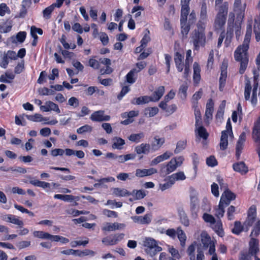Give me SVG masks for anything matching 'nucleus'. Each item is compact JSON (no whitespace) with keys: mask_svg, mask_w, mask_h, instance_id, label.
I'll use <instances>...</instances> for the list:
<instances>
[{"mask_svg":"<svg viewBox=\"0 0 260 260\" xmlns=\"http://www.w3.org/2000/svg\"><path fill=\"white\" fill-rule=\"evenodd\" d=\"M252 33V26L249 24L247 27L244 40L242 45L239 46L235 52V58L237 61L240 62L239 73L243 74L248 64V57L247 50L249 48V44L250 41Z\"/></svg>","mask_w":260,"mask_h":260,"instance_id":"1","label":"nucleus"},{"mask_svg":"<svg viewBox=\"0 0 260 260\" xmlns=\"http://www.w3.org/2000/svg\"><path fill=\"white\" fill-rule=\"evenodd\" d=\"M189 6L181 5L180 20L184 21L187 20V16L189 13Z\"/></svg>","mask_w":260,"mask_h":260,"instance_id":"50","label":"nucleus"},{"mask_svg":"<svg viewBox=\"0 0 260 260\" xmlns=\"http://www.w3.org/2000/svg\"><path fill=\"white\" fill-rule=\"evenodd\" d=\"M184 56L179 52H176L174 56V61L176 67L179 72H181L183 68L185 69V64L183 63Z\"/></svg>","mask_w":260,"mask_h":260,"instance_id":"19","label":"nucleus"},{"mask_svg":"<svg viewBox=\"0 0 260 260\" xmlns=\"http://www.w3.org/2000/svg\"><path fill=\"white\" fill-rule=\"evenodd\" d=\"M92 130L91 126L86 124L77 129V133L79 134H83L87 132H91Z\"/></svg>","mask_w":260,"mask_h":260,"instance_id":"64","label":"nucleus"},{"mask_svg":"<svg viewBox=\"0 0 260 260\" xmlns=\"http://www.w3.org/2000/svg\"><path fill=\"white\" fill-rule=\"evenodd\" d=\"M201 242L204 246L206 247H208L213 242L210 237L206 233H202L201 234Z\"/></svg>","mask_w":260,"mask_h":260,"instance_id":"56","label":"nucleus"},{"mask_svg":"<svg viewBox=\"0 0 260 260\" xmlns=\"http://www.w3.org/2000/svg\"><path fill=\"white\" fill-rule=\"evenodd\" d=\"M40 109L44 112L54 111L57 113H59L60 112L58 106L50 101L46 102L45 105L41 106Z\"/></svg>","mask_w":260,"mask_h":260,"instance_id":"16","label":"nucleus"},{"mask_svg":"<svg viewBox=\"0 0 260 260\" xmlns=\"http://www.w3.org/2000/svg\"><path fill=\"white\" fill-rule=\"evenodd\" d=\"M113 144L112 147L113 149L121 150L123 148V146L125 144L124 140L121 138L115 137L112 139Z\"/></svg>","mask_w":260,"mask_h":260,"instance_id":"32","label":"nucleus"},{"mask_svg":"<svg viewBox=\"0 0 260 260\" xmlns=\"http://www.w3.org/2000/svg\"><path fill=\"white\" fill-rule=\"evenodd\" d=\"M229 9V5L227 2H224L219 6H217L218 13L216 15L226 17Z\"/></svg>","mask_w":260,"mask_h":260,"instance_id":"28","label":"nucleus"},{"mask_svg":"<svg viewBox=\"0 0 260 260\" xmlns=\"http://www.w3.org/2000/svg\"><path fill=\"white\" fill-rule=\"evenodd\" d=\"M131 193V195L134 197L135 199L136 200L142 199L146 196V193H145V191L142 190L134 189Z\"/></svg>","mask_w":260,"mask_h":260,"instance_id":"49","label":"nucleus"},{"mask_svg":"<svg viewBox=\"0 0 260 260\" xmlns=\"http://www.w3.org/2000/svg\"><path fill=\"white\" fill-rule=\"evenodd\" d=\"M251 85L249 80L246 79L244 88V98L246 101L249 100L251 91Z\"/></svg>","mask_w":260,"mask_h":260,"instance_id":"43","label":"nucleus"},{"mask_svg":"<svg viewBox=\"0 0 260 260\" xmlns=\"http://www.w3.org/2000/svg\"><path fill=\"white\" fill-rule=\"evenodd\" d=\"M235 20V14L233 12H230L229 15V19L228 20V28H227V37L225 41V43L226 42L228 38H231L233 35V27H235V34L237 39H239L241 35V23L242 21H238L237 19L235 26H234V22Z\"/></svg>","mask_w":260,"mask_h":260,"instance_id":"3","label":"nucleus"},{"mask_svg":"<svg viewBox=\"0 0 260 260\" xmlns=\"http://www.w3.org/2000/svg\"><path fill=\"white\" fill-rule=\"evenodd\" d=\"M165 92V88L164 86H159L158 89L155 91L152 96H150L151 102H157L162 97Z\"/></svg>","mask_w":260,"mask_h":260,"instance_id":"31","label":"nucleus"},{"mask_svg":"<svg viewBox=\"0 0 260 260\" xmlns=\"http://www.w3.org/2000/svg\"><path fill=\"white\" fill-rule=\"evenodd\" d=\"M33 235L34 237L38 238L52 240V235L43 231H35Z\"/></svg>","mask_w":260,"mask_h":260,"instance_id":"41","label":"nucleus"},{"mask_svg":"<svg viewBox=\"0 0 260 260\" xmlns=\"http://www.w3.org/2000/svg\"><path fill=\"white\" fill-rule=\"evenodd\" d=\"M165 139L164 138H159L156 136L154 137V141L151 144V149L154 151L158 150L164 144Z\"/></svg>","mask_w":260,"mask_h":260,"instance_id":"25","label":"nucleus"},{"mask_svg":"<svg viewBox=\"0 0 260 260\" xmlns=\"http://www.w3.org/2000/svg\"><path fill=\"white\" fill-rule=\"evenodd\" d=\"M213 102L212 99L209 100L206 104V109L205 112V121L209 122V121L212 118V113L214 110L213 109Z\"/></svg>","mask_w":260,"mask_h":260,"instance_id":"21","label":"nucleus"},{"mask_svg":"<svg viewBox=\"0 0 260 260\" xmlns=\"http://www.w3.org/2000/svg\"><path fill=\"white\" fill-rule=\"evenodd\" d=\"M207 6L205 1L201 3V10L200 13V20L199 21L204 22L205 24L207 19Z\"/></svg>","mask_w":260,"mask_h":260,"instance_id":"24","label":"nucleus"},{"mask_svg":"<svg viewBox=\"0 0 260 260\" xmlns=\"http://www.w3.org/2000/svg\"><path fill=\"white\" fill-rule=\"evenodd\" d=\"M9 61L7 55L5 53H0V66L6 69L8 64Z\"/></svg>","mask_w":260,"mask_h":260,"instance_id":"60","label":"nucleus"},{"mask_svg":"<svg viewBox=\"0 0 260 260\" xmlns=\"http://www.w3.org/2000/svg\"><path fill=\"white\" fill-rule=\"evenodd\" d=\"M195 244H192L188 247L187 253L189 256L190 260H196L195 259Z\"/></svg>","mask_w":260,"mask_h":260,"instance_id":"63","label":"nucleus"},{"mask_svg":"<svg viewBox=\"0 0 260 260\" xmlns=\"http://www.w3.org/2000/svg\"><path fill=\"white\" fill-rule=\"evenodd\" d=\"M228 66V62L227 60L224 59L222 61L220 67L221 74L219 78V87L220 91H222L225 84L226 79L227 77V68Z\"/></svg>","mask_w":260,"mask_h":260,"instance_id":"8","label":"nucleus"},{"mask_svg":"<svg viewBox=\"0 0 260 260\" xmlns=\"http://www.w3.org/2000/svg\"><path fill=\"white\" fill-rule=\"evenodd\" d=\"M203 94L202 89H200L198 91L195 92L192 97V103L193 107L198 106V101L200 99Z\"/></svg>","mask_w":260,"mask_h":260,"instance_id":"55","label":"nucleus"},{"mask_svg":"<svg viewBox=\"0 0 260 260\" xmlns=\"http://www.w3.org/2000/svg\"><path fill=\"white\" fill-rule=\"evenodd\" d=\"M39 94L42 95H53L55 93L54 90L51 89H48L47 87L41 88L38 89Z\"/></svg>","mask_w":260,"mask_h":260,"instance_id":"59","label":"nucleus"},{"mask_svg":"<svg viewBox=\"0 0 260 260\" xmlns=\"http://www.w3.org/2000/svg\"><path fill=\"white\" fill-rule=\"evenodd\" d=\"M226 20V17L216 15L214 22V28L215 30L216 31H224Z\"/></svg>","mask_w":260,"mask_h":260,"instance_id":"15","label":"nucleus"},{"mask_svg":"<svg viewBox=\"0 0 260 260\" xmlns=\"http://www.w3.org/2000/svg\"><path fill=\"white\" fill-rule=\"evenodd\" d=\"M175 161L176 160L175 159H171L167 165H161L160 169V174L161 175L166 176L175 171L177 168Z\"/></svg>","mask_w":260,"mask_h":260,"instance_id":"9","label":"nucleus"},{"mask_svg":"<svg viewBox=\"0 0 260 260\" xmlns=\"http://www.w3.org/2000/svg\"><path fill=\"white\" fill-rule=\"evenodd\" d=\"M132 219L136 223H138L141 224H149L152 219V215L151 214H146L144 216H132Z\"/></svg>","mask_w":260,"mask_h":260,"instance_id":"17","label":"nucleus"},{"mask_svg":"<svg viewBox=\"0 0 260 260\" xmlns=\"http://www.w3.org/2000/svg\"><path fill=\"white\" fill-rule=\"evenodd\" d=\"M243 231H244V224L242 225L240 221H235L234 227L232 230V232L236 235H239Z\"/></svg>","mask_w":260,"mask_h":260,"instance_id":"52","label":"nucleus"},{"mask_svg":"<svg viewBox=\"0 0 260 260\" xmlns=\"http://www.w3.org/2000/svg\"><path fill=\"white\" fill-rule=\"evenodd\" d=\"M258 219H256V208L254 205L251 206L248 211L247 217L244 222V229L245 232H247L249 228L255 223Z\"/></svg>","mask_w":260,"mask_h":260,"instance_id":"5","label":"nucleus"},{"mask_svg":"<svg viewBox=\"0 0 260 260\" xmlns=\"http://www.w3.org/2000/svg\"><path fill=\"white\" fill-rule=\"evenodd\" d=\"M149 102H151L150 96L145 95L134 98L131 101V103L134 105H141L148 103Z\"/></svg>","mask_w":260,"mask_h":260,"instance_id":"34","label":"nucleus"},{"mask_svg":"<svg viewBox=\"0 0 260 260\" xmlns=\"http://www.w3.org/2000/svg\"><path fill=\"white\" fill-rule=\"evenodd\" d=\"M233 168L235 171L239 172L242 174H245L248 172V168L243 161L233 164Z\"/></svg>","mask_w":260,"mask_h":260,"instance_id":"30","label":"nucleus"},{"mask_svg":"<svg viewBox=\"0 0 260 260\" xmlns=\"http://www.w3.org/2000/svg\"><path fill=\"white\" fill-rule=\"evenodd\" d=\"M3 219L10 223L18 225L20 228L23 225V222L22 220L16 218L14 215H7L3 217Z\"/></svg>","mask_w":260,"mask_h":260,"instance_id":"29","label":"nucleus"},{"mask_svg":"<svg viewBox=\"0 0 260 260\" xmlns=\"http://www.w3.org/2000/svg\"><path fill=\"white\" fill-rule=\"evenodd\" d=\"M151 149V146L149 144L142 143L135 147V151L138 154H148Z\"/></svg>","mask_w":260,"mask_h":260,"instance_id":"22","label":"nucleus"},{"mask_svg":"<svg viewBox=\"0 0 260 260\" xmlns=\"http://www.w3.org/2000/svg\"><path fill=\"white\" fill-rule=\"evenodd\" d=\"M246 136L245 132H242L237 141L236 147V156L238 159L240 158V154L243 149V146L246 141Z\"/></svg>","mask_w":260,"mask_h":260,"instance_id":"11","label":"nucleus"},{"mask_svg":"<svg viewBox=\"0 0 260 260\" xmlns=\"http://www.w3.org/2000/svg\"><path fill=\"white\" fill-rule=\"evenodd\" d=\"M15 78V75L13 73L6 72L5 74L2 75L0 77V82L10 83Z\"/></svg>","mask_w":260,"mask_h":260,"instance_id":"36","label":"nucleus"},{"mask_svg":"<svg viewBox=\"0 0 260 260\" xmlns=\"http://www.w3.org/2000/svg\"><path fill=\"white\" fill-rule=\"evenodd\" d=\"M186 145V141H179L177 143L176 148L174 150V153L177 154L181 151L185 149Z\"/></svg>","mask_w":260,"mask_h":260,"instance_id":"62","label":"nucleus"},{"mask_svg":"<svg viewBox=\"0 0 260 260\" xmlns=\"http://www.w3.org/2000/svg\"><path fill=\"white\" fill-rule=\"evenodd\" d=\"M158 111L159 110L156 107L147 108L145 109V115L148 116L149 117H151L156 115Z\"/></svg>","mask_w":260,"mask_h":260,"instance_id":"53","label":"nucleus"},{"mask_svg":"<svg viewBox=\"0 0 260 260\" xmlns=\"http://www.w3.org/2000/svg\"><path fill=\"white\" fill-rule=\"evenodd\" d=\"M191 50H189L186 52V58L185 59V69L183 73V77L188 79L190 73L189 63L192 62V59L190 58Z\"/></svg>","mask_w":260,"mask_h":260,"instance_id":"23","label":"nucleus"},{"mask_svg":"<svg viewBox=\"0 0 260 260\" xmlns=\"http://www.w3.org/2000/svg\"><path fill=\"white\" fill-rule=\"evenodd\" d=\"M54 8L55 7L52 5L45 8L43 11V17L46 19H49L51 17V14Z\"/></svg>","mask_w":260,"mask_h":260,"instance_id":"58","label":"nucleus"},{"mask_svg":"<svg viewBox=\"0 0 260 260\" xmlns=\"http://www.w3.org/2000/svg\"><path fill=\"white\" fill-rule=\"evenodd\" d=\"M125 226L124 223L118 222H106L104 224L102 229L103 231L112 232L118 230L123 229Z\"/></svg>","mask_w":260,"mask_h":260,"instance_id":"14","label":"nucleus"},{"mask_svg":"<svg viewBox=\"0 0 260 260\" xmlns=\"http://www.w3.org/2000/svg\"><path fill=\"white\" fill-rule=\"evenodd\" d=\"M138 73L139 70H137V69H133L131 70L125 76L126 82L129 84L134 83L136 81Z\"/></svg>","mask_w":260,"mask_h":260,"instance_id":"27","label":"nucleus"},{"mask_svg":"<svg viewBox=\"0 0 260 260\" xmlns=\"http://www.w3.org/2000/svg\"><path fill=\"white\" fill-rule=\"evenodd\" d=\"M195 131L197 132L198 135L203 139L206 140L208 138L209 134L207 133L206 128L202 125L198 126L197 127H196Z\"/></svg>","mask_w":260,"mask_h":260,"instance_id":"46","label":"nucleus"},{"mask_svg":"<svg viewBox=\"0 0 260 260\" xmlns=\"http://www.w3.org/2000/svg\"><path fill=\"white\" fill-rule=\"evenodd\" d=\"M253 82L251 103L252 104L254 105L257 102V96L259 97L258 90L259 88V87H258V75L255 74L253 77Z\"/></svg>","mask_w":260,"mask_h":260,"instance_id":"12","label":"nucleus"},{"mask_svg":"<svg viewBox=\"0 0 260 260\" xmlns=\"http://www.w3.org/2000/svg\"><path fill=\"white\" fill-rule=\"evenodd\" d=\"M252 138L257 144V153L260 161V116L254 122L252 133Z\"/></svg>","mask_w":260,"mask_h":260,"instance_id":"6","label":"nucleus"},{"mask_svg":"<svg viewBox=\"0 0 260 260\" xmlns=\"http://www.w3.org/2000/svg\"><path fill=\"white\" fill-rule=\"evenodd\" d=\"M169 178L171 179L172 181H173L174 183L176 181L179 180H184L185 179L186 177L184 175V173L182 172H179L176 173H174L172 175L169 176Z\"/></svg>","mask_w":260,"mask_h":260,"instance_id":"47","label":"nucleus"},{"mask_svg":"<svg viewBox=\"0 0 260 260\" xmlns=\"http://www.w3.org/2000/svg\"><path fill=\"white\" fill-rule=\"evenodd\" d=\"M228 135L225 133V131H222L219 143L220 149L224 150L227 148L228 145Z\"/></svg>","mask_w":260,"mask_h":260,"instance_id":"35","label":"nucleus"},{"mask_svg":"<svg viewBox=\"0 0 260 260\" xmlns=\"http://www.w3.org/2000/svg\"><path fill=\"white\" fill-rule=\"evenodd\" d=\"M181 24V33L183 36H186L189 30H190V25L187 22V21H182L180 20Z\"/></svg>","mask_w":260,"mask_h":260,"instance_id":"54","label":"nucleus"},{"mask_svg":"<svg viewBox=\"0 0 260 260\" xmlns=\"http://www.w3.org/2000/svg\"><path fill=\"white\" fill-rule=\"evenodd\" d=\"M143 246L145 247L146 253L151 257L162 250V248L157 245L156 241L150 237H146L143 241Z\"/></svg>","mask_w":260,"mask_h":260,"instance_id":"4","label":"nucleus"},{"mask_svg":"<svg viewBox=\"0 0 260 260\" xmlns=\"http://www.w3.org/2000/svg\"><path fill=\"white\" fill-rule=\"evenodd\" d=\"M113 194L116 197H123L130 196L131 193L125 188L116 187L113 189Z\"/></svg>","mask_w":260,"mask_h":260,"instance_id":"33","label":"nucleus"},{"mask_svg":"<svg viewBox=\"0 0 260 260\" xmlns=\"http://www.w3.org/2000/svg\"><path fill=\"white\" fill-rule=\"evenodd\" d=\"M197 26V29H194L191 34L190 42L193 44L194 49L198 50L200 47L204 46L206 43L205 23L198 21Z\"/></svg>","mask_w":260,"mask_h":260,"instance_id":"2","label":"nucleus"},{"mask_svg":"<svg viewBox=\"0 0 260 260\" xmlns=\"http://www.w3.org/2000/svg\"><path fill=\"white\" fill-rule=\"evenodd\" d=\"M226 207L224 204L219 202L218 206L215 208V216L218 218H220L222 217L224 214V207Z\"/></svg>","mask_w":260,"mask_h":260,"instance_id":"44","label":"nucleus"},{"mask_svg":"<svg viewBox=\"0 0 260 260\" xmlns=\"http://www.w3.org/2000/svg\"><path fill=\"white\" fill-rule=\"evenodd\" d=\"M249 244V251L252 255L255 256L259 251L258 240L255 238H251Z\"/></svg>","mask_w":260,"mask_h":260,"instance_id":"20","label":"nucleus"},{"mask_svg":"<svg viewBox=\"0 0 260 260\" xmlns=\"http://www.w3.org/2000/svg\"><path fill=\"white\" fill-rule=\"evenodd\" d=\"M177 234L178 238L180 242V244L182 247H184L185 245V241L186 237L184 232L182 230L180 227H178L177 229Z\"/></svg>","mask_w":260,"mask_h":260,"instance_id":"45","label":"nucleus"},{"mask_svg":"<svg viewBox=\"0 0 260 260\" xmlns=\"http://www.w3.org/2000/svg\"><path fill=\"white\" fill-rule=\"evenodd\" d=\"M172 155H173V154L171 152L167 151L165 153H164V154H162V155H159V156H157L156 158H155L154 159H153L151 161L150 165H151V166L156 165L158 164V163H159L165 160L168 159Z\"/></svg>","mask_w":260,"mask_h":260,"instance_id":"26","label":"nucleus"},{"mask_svg":"<svg viewBox=\"0 0 260 260\" xmlns=\"http://www.w3.org/2000/svg\"><path fill=\"white\" fill-rule=\"evenodd\" d=\"M260 234V219H258L253 225L250 235L251 238H255Z\"/></svg>","mask_w":260,"mask_h":260,"instance_id":"39","label":"nucleus"},{"mask_svg":"<svg viewBox=\"0 0 260 260\" xmlns=\"http://www.w3.org/2000/svg\"><path fill=\"white\" fill-rule=\"evenodd\" d=\"M246 4L241 3V0H235L234 4V11L237 15L238 21H243L245 16Z\"/></svg>","mask_w":260,"mask_h":260,"instance_id":"7","label":"nucleus"},{"mask_svg":"<svg viewBox=\"0 0 260 260\" xmlns=\"http://www.w3.org/2000/svg\"><path fill=\"white\" fill-rule=\"evenodd\" d=\"M212 228L218 236L222 237L224 235L222 229V225L220 220L215 221L214 224H212Z\"/></svg>","mask_w":260,"mask_h":260,"instance_id":"38","label":"nucleus"},{"mask_svg":"<svg viewBox=\"0 0 260 260\" xmlns=\"http://www.w3.org/2000/svg\"><path fill=\"white\" fill-rule=\"evenodd\" d=\"M66 212L67 214H72L74 216H77L80 214H88L89 213V212L88 211H79L73 209L67 210Z\"/></svg>","mask_w":260,"mask_h":260,"instance_id":"61","label":"nucleus"},{"mask_svg":"<svg viewBox=\"0 0 260 260\" xmlns=\"http://www.w3.org/2000/svg\"><path fill=\"white\" fill-rule=\"evenodd\" d=\"M157 172V170L153 168L149 169H138L136 170V176L139 178L144 177L145 176H150L152 174H155Z\"/></svg>","mask_w":260,"mask_h":260,"instance_id":"18","label":"nucleus"},{"mask_svg":"<svg viewBox=\"0 0 260 260\" xmlns=\"http://www.w3.org/2000/svg\"><path fill=\"white\" fill-rule=\"evenodd\" d=\"M194 108V113L196 118L195 126L197 127L198 126L202 124V116L200 110L198 107H193Z\"/></svg>","mask_w":260,"mask_h":260,"instance_id":"42","label":"nucleus"},{"mask_svg":"<svg viewBox=\"0 0 260 260\" xmlns=\"http://www.w3.org/2000/svg\"><path fill=\"white\" fill-rule=\"evenodd\" d=\"M225 104L226 101L225 100L222 101L218 107L217 113L216 114V118L217 120H219L220 121H221L223 118Z\"/></svg>","mask_w":260,"mask_h":260,"instance_id":"37","label":"nucleus"},{"mask_svg":"<svg viewBox=\"0 0 260 260\" xmlns=\"http://www.w3.org/2000/svg\"><path fill=\"white\" fill-rule=\"evenodd\" d=\"M26 33L25 31H20L19 32L17 35L16 37H15L14 36H12L11 37L12 41L13 43H16V41L15 39H16L18 42L20 43H23L25 38H26Z\"/></svg>","mask_w":260,"mask_h":260,"instance_id":"51","label":"nucleus"},{"mask_svg":"<svg viewBox=\"0 0 260 260\" xmlns=\"http://www.w3.org/2000/svg\"><path fill=\"white\" fill-rule=\"evenodd\" d=\"M144 137V134L143 132H141L138 134H131L128 137V139L129 141L138 143L140 141L141 139H143Z\"/></svg>","mask_w":260,"mask_h":260,"instance_id":"48","label":"nucleus"},{"mask_svg":"<svg viewBox=\"0 0 260 260\" xmlns=\"http://www.w3.org/2000/svg\"><path fill=\"white\" fill-rule=\"evenodd\" d=\"M200 72L201 69L199 64L195 62L193 63V80L196 83H198L200 80Z\"/></svg>","mask_w":260,"mask_h":260,"instance_id":"40","label":"nucleus"},{"mask_svg":"<svg viewBox=\"0 0 260 260\" xmlns=\"http://www.w3.org/2000/svg\"><path fill=\"white\" fill-rule=\"evenodd\" d=\"M236 199V194L232 192L229 188L224 190L220 198V202L228 206L232 201Z\"/></svg>","mask_w":260,"mask_h":260,"instance_id":"10","label":"nucleus"},{"mask_svg":"<svg viewBox=\"0 0 260 260\" xmlns=\"http://www.w3.org/2000/svg\"><path fill=\"white\" fill-rule=\"evenodd\" d=\"M90 118L93 121L101 122L109 121L110 119V116L104 115V111L99 110L94 112L90 115Z\"/></svg>","mask_w":260,"mask_h":260,"instance_id":"13","label":"nucleus"},{"mask_svg":"<svg viewBox=\"0 0 260 260\" xmlns=\"http://www.w3.org/2000/svg\"><path fill=\"white\" fill-rule=\"evenodd\" d=\"M187 89L188 85L186 83H185L180 86L179 89V94L180 95V98L181 99L185 100L186 99Z\"/></svg>","mask_w":260,"mask_h":260,"instance_id":"57","label":"nucleus"}]
</instances>
